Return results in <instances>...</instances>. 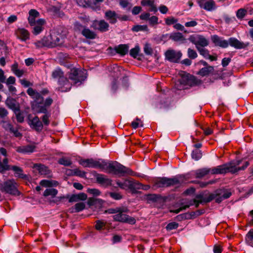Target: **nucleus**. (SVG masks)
Returning <instances> with one entry per match:
<instances>
[{"label":"nucleus","instance_id":"obj_5","mask_svg":"<svg viewBox=\"0 0 253 253\" xmlns=\"http://www.w3.org/2000/svg\"><path fill=\"white\" fill-rule=\"evenodd\" d=\"M28 21L30 26L33 27V34L36 35L43 31L46 23L44 19L39 18L38 17H28Z\"/></svg>","mask_w":253,"mask_h":253},{"label":"nucleus","instance_id":"obj_25","mask_svg":"<svg viewBox=\"0 0 253 253\" xmlns=\"http://www.w3.org/2000/svg\"><path fill=\"white\" fill-rule=\"evenodd\" d=\"M35 146L33 145H28L19 147L17 149V151L21 153H30L34 152Z\"/></svg>","mask_w":253,"mask_h":253},{"label":"nucleus","instance_id":"obj_61","mask_svg":"<svg viewBox=\"0 0 253 253\" xmlns=\"http://www.w3.org/2000/svg\"><path fill=\"white\" fill-rule=\"evenodd\" d=\"M176 20L173 17H169L166 19V22L168 25L174 24Z\"/></svg>","mask_w":253,"mask_h":253},{"label":"nucleus","instance_id":"obj_13","mask_svg":"<svg viewBox=\"0 0 253 253\" xmlns=\"http://www.w3.org/2000/svg\"><path fill=\"white\" fill-rule=\"evenodd\" d=\"M166 58L171 62H178L182 56L180 51L169 49L165 53Z\"/></svg>","mask_w":253,"mask_h":253},{"label":"nucleus","instance_id":"obj_22","mask_svg":"<svg viewBox=\"0 0 253 253\" xmlns=\"http://www.w3.org/2000/svg\"><path fill=\"white\" fill-rule=\"evenodd\" d=\"M228 45L237 49H241L246 47V45L234 38H230L228 40Z\"/></svg>","mask_w":253,"mask_h":253},{"label":"nucleus","instance_id":"obj_30","mask_svg":"<svg viewBox=\"0 0 253 253\" xmlns=\"http://www.w3.org/2000/svg\"><path fill=\"white\" fill-rule=\"evenodd\" d=\"M82 35L87 39H93L96 37L94 32L90 31L88 28L84 29L82 32Z\"/></svg>","mask_w":253,"mask_h":253},{"label":"nucleus","instance_id":"obj_56","mask_svg":"<svg viewBox=\"0 0 253 253\" xmlns=\"http://www.w3.org/2000/svg\"><path fill=\"white\" fill-rule=\"evenodd\" d=\"M178 226V225L176 222H171L167 225L166 228L167 230H171L177 228Z\"/></svg>","mask_w":253,"mask_h":253},{"label":"nucleus","instance_id":"obj_20","mask_svg":"<svg viewBox=\"0 0 253 253\" xmlns=\"http://www.w3.org/2000/svg\"><path fill=\"white\" fill-rule=\"evenodd\" d=\"M29 125L30 127L37 131H41L42 129V124L38 117H35L29 120Z\"/></svg>","mask_w":253,"mask_h":253},{"label":"nucleus","instance_id":"obj_50","mask_svg":"<svg viewBox=\"0 0 253 253\" xmlns=\"http://www.w3.org/2000/svg\"><path fill=\"white\" fill-rule=\"evenodd\" d=\"M171 37L173 40L176 41H182L184 39L182 35L180 33H174L171 35Z\"/></svg>","mask_w":253,"mask_h":253},{"label":"nucleus","instance_id":"obj_37","mask_svg":"<svg viewBox=\"0 0 253 253\" xmlns=\"http://www.w3.org/2000/svg\"><path fill=\"white\" fill-rule=\"evenodd\" d=\"M192 158L196 161L199 160L201 158L202 156V154L201 151L198 149H196L192 151Z\"/></svg>","mask_w":253,"mask_h":253},{"label":"nucleus","instance_id":"obj_18","mask_svg":"<svg viewBox=\"0 0 253 253\" xmlns=\"http://www.w3.org/2000/svg\"><path fill=\"white\" fill-rule=\"evenodd\" d=\"M33 168L40 174L47 177H51V171L46 166L42 164H35L34 165Z\"/></svg>","mask_w":253,"mask_h":253},{"label":"nucleus","instance_id":"obj_33","mask_svg":"<svg viewBox=\"0 0 253 253\" xmlns=\"http://www.w3.org/2000/svg\"><path fill=\"white\" fill-rule=\"evenodd\" d=\"M103 0H90L89 7L92 8L94 10H97L100 9V3Z\"/></svg>","mask_w":253,"mask_h":253},{"label":"nucleus","instance_id":"obj_21","mask_svg":"<svg viewBox=\"0 0 253 253\" xmlns=\"http://www.w3.org/2000/svg\"><path fill=\"white\" fill-rule=\"evenodd\" d=\"M96 178L97 182L103 186H108L111 185L112 180L104 175L98 174Z\"/></svg>","mask_w":253,"mask_h":253},{"label":"nucleus","instance_id":"obj_52","mask_svg":"<svg viewBox=\"0 0 253 253\" xmlns=\"http://www.w3.org/2000/svg\"><path fill=\"white\" fill-rule=\"evenodd\" d=\"M87 192L93 196H97L100 194V192L97 189H88Z\"/></svg>","mask_w":253,"mask_h":253},{"label":"nucleus","instance_id":"obj_41","mask_svg":"<svg viewBox=\"0 0 253 253\" xmlns=\"http://www.w3.org/2000/svg\"><path fill=\"white\" fill-rule=\"evenodd\" d=\"M1 125L5 130H8L9 131H10L13 128L12 125L7 121H2L1 122Z\"/></svg>","mask_w":253,"mask_h":253},{"label":"nucleus","instance_id":"obj_43","mask_svg":"<svg viewBox=\"0 0 253 253\" xmlns=\"http://www.w3.org/2000/svg\"><path fill=\"white\" fill-rule=\"evenodd\" d=\"M144 52L147 55H152L153 53V49L149 43H145L144 46Z\"/></svg>","mask_w":253,"mask_h":253},{"label":"nucleus","instance_id":"obj_31","mask_svg":"<svg viewBox=\"0 0 253 253\" xmlns=\"http://www.w3.org/2000/svg\"><path fill=\"white\" fill-rule=\"evenodd\" d=\"M141 19L148 23L151 26H154L158 23L157 17H140Z\"/></svg>","mask_w":253,"mask_h":253},{"label":"nucleus","instance_id":"obj_49","mask_svg":"<svg viewBox=\"0 0 253 253\" xmlns=\"http://www.w3.org/2000/svg\"><path fill=\"white\" fill-rule=\"evenodd\" d=\"M147 27L146 25H135L132 28V31L138 32L140 31L147 30Z\"/></svg>","mask_w":253,"mask_h":253},{"label":"nucleus","instance_id":"obj_59","mask_svg":"<svg viewBox=\"0 0 253 253\" xmlns=\"http://www.w3.org/2000/svg\"><path fill=\"white\" fill-rule=\"evenodd\" d=\"M105 226V223L103 222L98 220L96 221V224H95V228L98 230H100L102 229V228Z\"/></svg>","mask_w":253,"mask_h":253},{"label":"nucleus","instance_id":"obj_45","mask_svg":"<svg viewBox=\"0 0 253 253\" xmlns=\"http://www.w3.org/2000/svg\"><path fill=\"white\" fill-rule=\"evenodd\" d=\"M14 113L16 115L17 121L19 123H22L24 121V117L23 114L20 112V109L18 111L15 112Z\"/></svg>","mask_w":253,"mask_h":253},{"label":"nucleus","instance_id":"obj_38","mask_svg":"<svg viewBox=\"0 0 253 253\" xmlns=\"http://www.w3.org/2000/svg\"><path fill=\"white\" fill-rule=\"evenodd\" d=\"M212 70L213 68L211 66L203 68L199 71L198 74L202 76H205L208 75Z\"/></svg>","mask_w":253,"mask_h":253},{"label":"nucleus","instance_id":"obj_55","mask_svg":"<svg viewBox=\"0 0 253 253\" xmlns=\"http://www.w3.org/2000/svg\"><path fill=\"white\" fill-rule=\"evenodd\" d=\"M120 4L123 8L131 7L130 3L127 0H120Z\"/></svg>","mask_w":253,"mask_h":253},{"label":"nucleus","instance_id":"obj_58","mask_svg":"<svg viewBox=\"0 0 253 253\" xmlns=\"http://www.w3.org/2000/svg\"><path fill=\"white\" fill-rule=\"evenodd\" d=\"M25 72V70L23 69H19L18 70H16V72H15L13 74L17 77L20 78L23 76Z\"/></svg>","mask_w":253,"mask_h":253},{"label":"nucleus","instance_id":"obj_11","mask_svg":"<svg viewBox=\"0 0 253 253\" xmlns=\"http://www.w3.org/2000/svg\"><path fill=\"white\" fill-rule=\"evenodd\" d=\"M48 38V42L50 43L49 47H54L62 43V37L59 33L52 31Z\"/></svg>","mask_w":253,"mask_h":253},{"label":"nucleus","instance_id":"obj_46","mask_svg":"<svg viewBox=\"0 0 253 253\" xmlns=\"http://www.w3.org/2000/svg\"><path fill=\"white\" fill-rule=\"evenodd\" d=\"M85 208V205L83 203H78L75 205L74 211L79 212L83 210Z\"/></svg>","mask_w":253,"mask_h":253},{"label":"nucleus","instance_id":"obj_29","mask_svg":"<svg viewBox=\"0 0 253 253\" xmlns=\"http://www.w3.org/2000/svg\"><path fill=\"white\" fill-rule=\"evenodd\" d=\"M128 48L129 47L126 44H120L116 46L115 49L118 53L124 55L128 52Z\"/></svg>","mask_w":253,"mask_h":253},{"label":"nucleus","instance_id":"obj_63","mask_svg":"<svg viewBox=\"0 0 253 253\" xmlns=\"http://www.w3.org/2000/svg\"><path fill=\"white\" fill-rule=\"evenodd\" d=\"M10 132L13 133L15 137H20L22 136V134L18 131L17 128L14 129L13 127Z\"/></svg>","mask_w":253,"mask_h":253},{"label":"nucleus","instance_id":"obj_44","mask_svg":"<svg viewBox=\"0 0 253 253\" xmlns=\"http://www.w3.org/2000/svg\"><path fill=\"white\" fill-rule=\"evenodd\" d=\"M140 51V48L138 46H136L134 48H132L130 51V55L136 58Z\"/></svg>","mask_w":253,"mask_h":253},{"label":"nucleus","instance_id":"obj_17","mask_svg":"<svg viewBox=\"0 0 253 253\" xmlns=\"http://www.w3.org/2000/svg\"><path fill=\"white\" fill-rule=\"evenodd\" d=\"M15 34L17 38L22 42H25L30 39V34L27 30L24 28H18L15 31Z\"/></svg>","mask_w":253,"mask_h":253},{"label":"nucleus","instance_id":"obj_53","mask_svg":"<svg viewBox=\"0 0 253 253\" xmlns=\"http://www.w3.org/2000/svg\"><path fill=\"white\" fill-rule=\"evenodd\" d=\"M135 184L138 185L137 187L139 188H135V190L137 189H143L144 190H147L150 188V186L149 185H143L137 181L135 182Z\"/></svg>","mask_w":253,"mask_h":253},{"label":"nucleus","instance_id":"obj_12","mask_svg":"<svg viewBox=\"0 0 253 253\" xmlns=\"http://www.w3.org/2000/svg\"><path fill=\"white\" fill-rule=\"evenodd\" d=\"M52 77L53 79L58 80L59 84L67 85L66 87L68 89L71 88V85L68 84V80L63 76V73L59 69H56L52 73Z\"/></svg>","mask_w":253,"mask_h":253},{"label":"nucleus","instance_id":"obj_15","mask_svg":"<svg viewBox=\"0 0 253 253\" xmlns=\"http://www.w3.org/2000/svg\"><path fill=\"white\" fill-rule=\"evenodd\" d=\"M198 3L201 8L207 11H212L216 8L213 0H197Z\"/></svg>","mask_w":253,"mask_h":253},{"label":"nucleus","instance_id":"obj_48","mask_svg":"<svg viewBox=\"0 0 253 253\" xmlns=\"http://www.w3.org/2000/svg\"><path fill=\"white\" fill-rule=\"evenodd\" d=\"M197 49L199 52L200 54L203 56L205 58H207L208 57H209L210 54L208 50L204 47H201Z\"/></svg>","mask_w":253,"mask_h":253},{"label":"nucleus","instance_id":"obj_39","mask_svg":"<svg viewBox=\"0 0 253 253\" xmlns=\"http://www.w3.org/2000/svg\"><path fill=\"white\" fill-rule=\"evenodd\" d=\"M143 126V125L142 121L138 118H136L131 123V126L134 129L137 128L139 126L142 127Z\"/></svg>","mask_w":253,"mask_h":253},{"label":"nucleus","instance_id":"obj_42","mask_svg":"<svg viewBox=\"0 0 253 253\" xmlns=\"http://www.w3.org/2000/svg\"><path fill=\"white\" fill-rule=\"evenodd\" d=\"M76 1L79 6L89 7L90 0H76Z\"/></svg>","mask_w":253,"mask_h":253},{"label":"nucleus","instance_id":"obj_54","mask_svg":"<svg viewBox=\"0 0 253 253\" xmlns=\"http://www.w3.org/2000/svg\"><path fill=\"white\" fill-rule=\"evenodd\" d=\"M19 81L21 84L25 87H27L33 85L30 82L24 79H21Z\"/></svg>","mask_w":253,"mask_h":253},{"label":"nucleus","instance_id":"obj_36","mask_svg":"<svg viewBox=\"0 0 253 253\" xmlns=\"http://www.w3.org/2000/svg\"><path fill=\"white\" fill-rule=\"evenodd\" d=\"M48 10L51 14L58 15L59 16H61L63 14L60 8L54 6L50 7Z\"/></svg>","mask_w":253,"mask_h":253},{"label":"nucleus","instance_id":"obj_35","mask_svg":"<svg viewBox=\"0 0 253 253\" xmlns=\"http://www.w3.org/2000/svg\"><path fill=\"white\" fill-rule=\"evenodd\" d=\"M58 193V191L56 189L54 188H48L46 189L44 193L43 196L45 197H47L48 196H51L52 197L55 196Z\"/></svg>","mask_w":253,"mask_h":253},{"label":"nucleus","instance_id":"obj_26","mask_svg":"<svg viewBox=\"0 0 253 253\" xmlns=\"http://www.w3.org/2000/svg\"><path fill=\"white\" fill-rule=\"evenodd\" d=\"M253 14V9L246 7L239 9L236 12V16H246Z\"/></svg>","mask_w":253,"mask_h":253},{"label":"nucleus","instance_id":"obj_4","mask_svg":"<svg viewBox=\"0 0 253 253\" xmlns=\"http://www.w3.org/2000/svg\"><path fill=\"white\" fill-rule=\"evenodd\" d=\"M18 187V184L14 179H8L0 184V190L5 193L18 196L20 193Z\"/></svg>","mask_w":253,"mask_h":253},{"label":"nucleus","instance_id":"obj_1","mask_svg":"<svg viewBox=\"0 0 253 253\" xmlns=\"http://www.w3.org/2000/svg\"><path fill=\"white\" fill-rule=\"evenodd\" d=\"M84 167L99 168L109 173L131 174L132 171L117 162L107 163L103 160L96 161L92 159H83L79 161Z\"/></svg>","mask_w":253,"mask_h":253},{"label":"nucleus","instance_id":"obj_47","mask_svg":"<svg viewBox=\"0 0 253 253\" xmlns=\"http://www.w3.org/2000/svg\"><path fill=\"white\" fill-rule=\"evenodd\" d=\"M188 56L191 59H195L197 57V52L191 48H188L187 51Z\"/></svg>","mask_w":253,"mask_h":253},{"label":"nucleus","instance_id":"obj_10","mask_svg":"<svg viewBox=\"0 0 253 253\" xmlns=\"http://www.w3.org/2000/svg\"><path fill=\"white\" fill-rule=\"evenodd\" d=\"M180 183L179 180L177 177L169 178L163 177L158 179L156 182L157 187H165L176 185Z\"/></svg>","mask_w":253,"mask_h":253},{"label":"nucleus","instance_id":"obj_64","mask_svg":"<svg viewBox=\"0 0 253 253\" xmlns=\"http://www.w3.org/2000/svg\"><path fill=\"white\" fill-rule=\"evenodd\" d=\"M84 27V26H83L82 24H81L79 22H77L75 23V28L79 31L82 32V30L84 29H85V28Z\"/></svg>","mask_w":253,"mask_h":253},{"label":"nucleus","instance_id":"obj_8","mask_svg":"<svg viewBox=\"0 0 253 253\" xmlns=\"http://www.w3.org/2000/svg\"><path fill=\"white\" fill-rule=\"evenodd\" d=\"M189 41L194 44L197 49L204 47L209 44L208 40L200 35H192L190 37Z\"/></svg>","mask_w":253,"mask_h":253},{"label":"nucleus","instance_id":"obj_51","mask_svg":"<svg viewBox=\"0 0 253 253\" xmlns=\"http://www.w3.org/2000/svg\"><path fill=\"white\" fill-rule=\"evenodd\" d=\"M108 194L111 198H112L114 200H118L122 198V195L119 193L110 192Z\"/></svg>","mask_w":253,"mask_h":253},{"label":"nucleus","instance_id":"obj_28","mask_svg":"<svg viewBox=\"0 0 253 253\" xmlns=\"http://www.w3.org/2000/svg\"><path fill=\"white\" fill-rule=\"evenodd\" d=\"M210 173H211V169L208 168L199 169L195 172V176L197 178H202Z\"/></svg>","mask_w":253,"mask_h":253},{"label":"nucleus","instance_id":"obj_3","mask_svg":"<svg viewBox=\"0 0 253 253\" xmlns=\"http://www.w3.org/2000/svg\"><path fill=\"white\" fill-rule=\"evenodd\" d=\"M27 92L34 99L31 103L32 109L36 113L45 114L47 109L44 106L43 98L41 95L32 88H29Z\"/></svg>","mask_w":253,"mask_h":253},{"label":"nucleus","instance_id":"obj_9","mask_svg":"<svg viewBox=\"0 0 253 253\" xmlns=\"http://www.w3.org/2000/svg\"><path fill=\"white\" fill-rule=\"evenodd\" d=\"M113 217L115 221L126 222L130 224H134L136 221L134 218L124 213L122 209H120V211H118L117 214L113 215Z\"/></svg>","mask_w":253,"mask_h":253},{"label":"nucleus","instance_id":"obj_32","mask_svg":"<svg viewBox=\"0 0 253 253\" xmlns=\"http://www.w3.org/2000/svg\"><path fill=\"white\" fill-rule=\"evenodd\" d=\"M245 241L248 245L253 247V229H251L247 234Z\"/></svg>","mask_w":253,"mask_h":253},{"label":"nucleus","instance_id":"obj_14","mask_svg":"<svg viewBox=\"0 0 253 253\" xmlns=\"http://www.w3.org/2000/svg\"><path fill=\"white\" fill-rule=\"evenodd\" d=\"M135 182L136 181H131L128 179H126L123 181L117 180L116 181V183L121 189L135 190V188H138V187H136L138 185L135 184Z\"/></svg>","mask_w":253,"mask_h":253},{"label":"nucleus","instance_id":"obj_16","mask_svg":"<svg viewBox=\"0 0 253 253\" xmlns=\"http://www.w3.org/2000/svg\"><path fill=\"white\" fill-rule=\"evenodd\" d=\"M90 26L95 30L103 32L108 30L109 25L104 20H95L92 22Z\"/></svg>","mask_w":253,"mask_h":253},{"label":"nucleus","instance_id":"obj_40","mask_svg":"<svg viewBox=\"0 0 253 253\" xmlns=\"http://www.w3.org/2000/svg\"><path fill=\"white\" fill-rule=\"evenodd\" d=\"M59 164L65 166H69L71 165L72 162L69 158L63 157L58 160Z\"/></svg>","mask_w":253,"mask_h":253},{"label":"nucleus","instance_id":"obj_27","mask_svg":"<svg viewBox=\"0 0 253 253\" xmlns=\"http://www.w3.org/2000/svg\"><path fill=\"white\" fill-rule=\"evenodd\" d=\"M40 185L45 187H51L56 186L58 184L57 181L53 180H46L43 179L40 181Z\"/></svg>","mask_w":253,"mask_h":253},{"label":"nucleus","instance_id":"obj_7","mask_svg":"<svg viewBox=\"0 0 253 253\" xmlns=\"http://www.w3.org/2000/svg\"><path fill=\"white\" fill-rule=\"evenodd\" d=\"M87 72L84 69L73 68L71 70L69 78L75 84L84 81L86 78Z\"/></svg>","mask_w":253,"mask_h":253},{"label":"nucleus","instance_id":"obj_34","mask_svg":"<svg viewBox=\"0 0 253 253\" xmlns=\"http://www.w3.org/2000/svg\"><path fill=\"white\" fill-rule=\"evenodd\" d=\"M48 38L46 37L43 38L41 41H37L34 43L35 45L37 48H41L43 46H48L50 43L48 42Z\"/></svg>","mask_w":253,"mask_h":253},{"label":"nucleus","instance_id":"obj_60","mask_svg":"<svg viewBox=\"0 0 253 253\" xmlns=\"http://www.w3.org/2000/svg\"><path fill=\"white\" fill-rule=\"evenodd\" d=\"M50 115L49 114H44V115L43 116L42 120L43 124L45 125H48L49 124V118Z\"/></svg>","mask_w":253,"mask_h":253},{"label":"nucleus","instance_id":"obj_2","mask_svg":"<svg viewBox=\"0 0 253 253\" xmlns=\"http://www.w3.org/2000/svg\"><path fill=\"white\" fill-rule=\"evenodd\" d=\"M241 163V161L238 160L235 162L217 166L211 169V174H222L228 172L235 173L239 170H243L249 165V162H246L242 167H238V166Z\"/></svg>","mask_w":253,"mask_h":253},{"label":"nucleus","instance_id":"obj_19","mask_svg":"<svg viewBox=\"0 0 253 253\" xmlns=\"http://www.w3.org/2000/svg\"><path fill=\"white\" fill-rule=\"evenodd\" d=\"M212 42L215 45L221 47L222 48H226L228 46V42L223 38L218 37L217 35H213L211 37Z\"/></svg>","mask_w":253,"mask_h":253},{"label":"nucleus","instance_id":"obj_6","mask_svg":"<svg viewBox=\"0 0 253 253\" xmlns=\"http://www.w3.org/2000/svg\"><path fill=\"white\" fill-rule=\"evenodd\" d=\"M231 192L229 190L223 189L219 190L216 192V194H210L206 201V202H209L215 199L217 203H220L223 200L226 199L230 197Z\"/></svg>","mask_w":253,"mask_h":253},{"label":"nucleus","instance_id":"obj_62","mask_svg":"<svg viewBox=\"0 0 253 253\" xmlns=\"http://www.w3.org/2000/svg\"><path fill=\"white\" fill-rule=\"evenodd\" d=\"M159 10L161 14H166L168 11V8L165 5H161L159 7Z\"/></svg>","mask_w":253,"mask_h":253},{"label":"nucleus","instance_id":"obj_57","mask_svg":"<svg viewBox=\"0 0 253 253\" xmlns=\"http://www.w3.org/2000/svg\"><path fill=\"white\" fill-rule=\"evenodd\" d=\"M15 78L13 76H10L6 80H5L4 83H5L7 85H9L14 84L15 83Z\"/></svg>","mask_w":253,"mask_h":253},{"label":"nucleus","instance_id":"obj_24","mask_svg":"<svg viewBox=\"0 0 253 253\" xmlns=\"http://www.w3.org/2000/svg\"><path fill=\"white\" fill-rule=\"evenodd\" d=\"M7 106L14 112L18 111L20 109L19 103L14 99L8 98L6 101Z\"/></svg>","mask_w":253,"mask_h":253},{"label":"nucleus","instance_id":"obj_23","mask_svg":"<svg viewBox=\"0 0 253 253\" xmlns=\"http://www.w3.org/2000/svg\"><path fill=\"white\" fill-rule=\"evenodd\" d=\"M141 4L142 6L148 7V10L150 11L155 13L158 10L153 0H142Z\"/></svg>","mask_w":253,"mask_h":253}]
</instances>
